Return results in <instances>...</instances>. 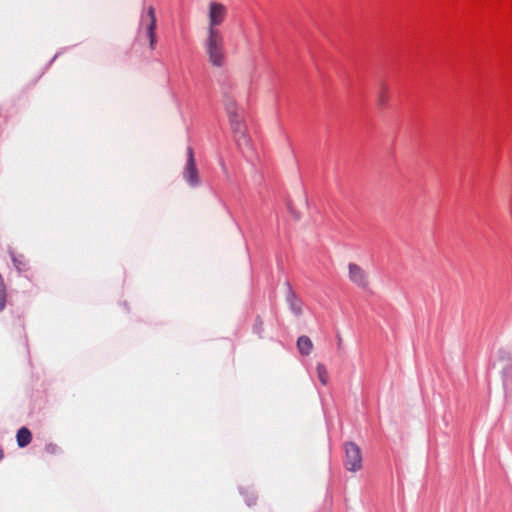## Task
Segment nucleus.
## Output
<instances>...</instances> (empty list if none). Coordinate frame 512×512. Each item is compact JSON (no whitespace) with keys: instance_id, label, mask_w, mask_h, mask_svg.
I'll list each match as a JSON object with an SVG mask.
<instances>
[{"instance_id":"f257e3e1","label":"nucleus","mask_w":512,"mask_h":512,"mask_svg":"<svg viewBox=\"0 0 512 512\" xmlns=\"http://www.w3.org/2000/svg\"><path fill=\"white\" fill-rule=\"evenodd\" d=\"M206 52L213 66L221 67L226 60L224 38L220 30L208 31L205 41Z\"/></svg>"},{"instance_id":"1a4fd4ad","label":"nucleus","mask_w":512,"mask_h":512,"mask_svg":"<svg viewBox=\"0 0 512 512\" xmlns=\"http://www.w3.org/2000/svg\"><path fill=\"white\" fill-rule=\"evenodd\" d=\"M297 347L301 354L309 355L312 351L313 344L309 337L301 336L298 338Z\"/></svg>"},{"instance_id":"f8f14e48","label":"nucleus","mask_w":512,"mask_h":512,"mask_svg":"<svg viewBox=\"0 0 512 512\" xmlns=\"http://www.w3.org/2000/svg\"><path fill=\"white\" fill-rule=\"evenodd\" d=\"M316 371H317L318 379L321 381V383L323 385H326L328 382V378H329L328 371H327L326 367L323 364H318Z\"/></svg>"},{"instance_id":"9d476101","label":"nucleus","mask_w":512,"mask_h":512,"mask_svg":"<svg viewBox=\"0 0 512 512\" xmlns=\"http://www.w3.org/2000/svg\"><path fill=\"white\" fill-rule=\"evenodd\" d=\"M11 258L16 269L20 272H25L28 269V262L24 255L11 252Z\"/></svg>"},{"instance_id":"20e7f679","label":"nucleus","mask_w":512,"mask_h":512,"mask_svg":"<svg viewBox=\"0 0 512 512\" xmlns=\"http://www.w3.org/2000/svg\"><path fill=\"white\" fill-rule=\"evenodd\" d=\"M344 465L347 470L355 472L362 468V454L360 448L354 443L345 445Z\"/></svg>"},{"instance_id":"9b49d317","label":"nucleus","mask_w":512,"mask_h":512,"mask_svg":"<svg viewBox=\"0 0 512 512\" xmlns=\"http://www.w3.org/2000/svg\"><path fill=\"white\" fill-rule=\"evenodd\" d=\"M390 99L389 88L386 85H382L377 96L378 103L381 106H385Z\"/></svg>"},{"instance_id":"423d86ee","label":"nucleus","mask_w":512,"mask_h":512,"mask_svg":"<svg viewBox=\"0 0 512 512\" xmlns=\"http://www.w3.org/2000/svg\"><path fill=\"white\" fill-rule=\"evenodd\" d=\"M184 178L192 186L197 185L199 182L198 171L196 168L193 152L191 149L189 150V153H188V160H187L186 168L184 171Z\"/></svg>"},{"instance_id":"6e6552de","label":"nucleus","mask_w":512,"mask_h":512,"mask_svg":"<svg viewBox=\"0 0 512 512\" xmlns=\"http://www.w3.org/2000/svg\"><path fill=\"white\" fill-rule=\"evenodd\" d=\"M32 440V434L26 427H22L17 432V443L20 447H26Z\"/></svg>"},{"instance_id":"7ed1b4c3","label":"nucleus","mask_w":512,"mask_h":512,"mask_svg":"<svg viewBox=\"0 0 512 512\" xmlns=\"http://www.w3.org/2000/svg\"><path fill=\"white\" fill-rule=\"evenodd\" d=\"M228 14L227 7L217 1L208 5V31L219 30L218 26L224 23Z\"/></svg>"},{"instance_id":"4468645a","label":"nucleus","mask_w":512,"mask_h":512,"mask_svg":"<svg viewBox=\"0 0 512 512\" xmlns=\"http://www.w3.org/2000/svg\"><path fill=\"white\" fill-rule=\"evenodd\" d=\"M44 450L48 454H57L59 451V447L54 443H47L44 447Z\"/></svg>"},{"instance_id":"f03ea898","label":"nucleus","mask_w":512,"mask_h":512,"mask_svg":"<svg viewBox=\"0 0 512 512\" xmlns=\"http://www.w3.org/2000/svg\"><path fill=\"white\" fill-rule=\"evenodd\" d=\"M140 29L144 31L147 38L149 39V45L151 49H155L156 45V15L155 9L149 6L141 16Z\"/></svg>"},{"instance_id":"39448f33","label":"nucleus","mask_w":512,"mask_h":512,"mask_svg":"<svg viewBox=\"0 0 512 512\" xmlns=\"http://www.w3.org/2000/svg\"><path fill=\"white\" fill-rule=\"evenodd\" d=\"M228 115L231 124V128L235 133L236 137H241L245 135V125L242 120V115L238 112L235 106H231L228 108Z\"/></svg>"},{"instance_id":"dca6fc26","label":"nucleus","mask_w":512,"mask_h":512,"mask_svg":"<svg viewBox=\"0 0 512 512\" xmlns=\"http://www.w3.org/2000/svg\"><path fill=\"white\" fill-rule=\"evenodd\" d=\"M2 456H3V452H2V450L0 449V459L2 458Z\"/></svg>"},{"instance_id":"ddd939ff","label":"nucleus","mask_w":512,"mask_h":512,"mask_svg":"<svg viewBox=\"0 0 512 512\" xmlns=\"http://www.w3.org/2000/svg\"><path fill=\"white\" fill-rule=\"evenodd\" d=\"M6 297H7V293H6L4 279H3L2 275L0 274V311H2L5 307Z\"/></svg>"},{"instance_id":"0eeeda50","label":"nucleus","mask_w":512,"mask_h":512,"mask_svg":"<svg viewBox=\"0 0 512 512\" xmlns=\"http://www.w3.org/2000/svg\"><path fill=\"white\" fill-rule=\"evenodd\" d=\"M349 278L359 287L364 288L368 284L365 272L356 264L349 265Z\"/></svg>"},{"instance_id":"2eb2a0df","label":"nucleus","mask_w":512,"mask_h":512,"mask_svg":"<svg viewBox=\"0 0 512 512\" xmlns=\"http://www.w3.org/2000/svg\"><path fill=\"white\" fill-rule=\"evenodd\" d=\"M255 502H256V498L255 497L253 499H248L247 500L248 505H253V504H255Z\"/></svg>"}]
</instances>
